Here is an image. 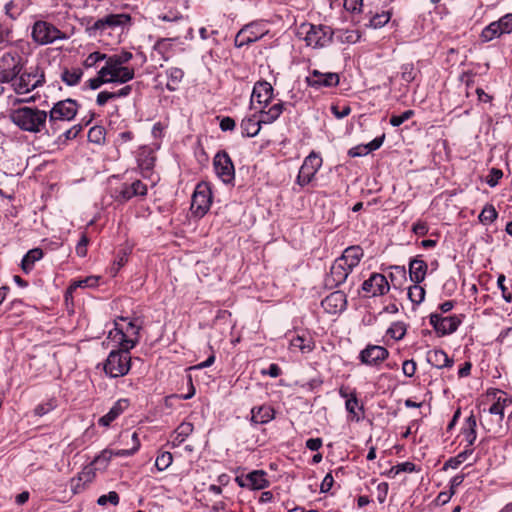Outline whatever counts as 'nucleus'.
<instances>
[{"label":"nucleus","instance_id":"f257e3e1","mask_svg":"<svg viewBox=\"0 0 512 512\" xmlns=\"http://www.w3.org/2000/svg\"><path fill=\"white\" fill-rule=\"evenodd\" d=\"M47 118L48 114L46 111L26 106L14 109L10 113V119L16 126L23 131L31 133H40L42 131L49 133L50 130L46 129Z\"/></svg>","mask_w":512,"mask_h":512},{"label":"nucleus","instance_id":"f03ea898","mask_svg":"<svg viewBox=\"0 0 512 512\" xmlns=\"http://www.w3.org/2000/svg\"><path fill=\"white\" fill-rule=\"evenodd\" d=\"M114 325V329L109 331L108 338L121 348L133 349L139 342L140 326L123 317L119 321H115Z\"/></svg>","mask_w":512,"mask_h":512},{"label":"nucleus","instance_id":"7ed1b4c3","mask_svg":"<svg viewBox=\"0 0 512 512\" xmlns=\"http://www.w3.org/2000/svg\"><path fill=\"white\" fill-rule=\"evenodd\" d=\"M78 108L77 101L71 98L56 102L49 112V118H47L52 134H55L61 128V123L73 120Z\"/></svg>","mask_w":512,"mask_h":512},{"label":"nucleus","instance_id":"20e7f679","mask_svg":"<svg viewBox=\"0 0 512 512\" xmlns=\"http://www.w3.org/2000/svg\"><path fill=\"white\" fill-rule=\"evenodd\" d=\"M299 35H304L307 46L323 48L332 42L333 30L329 26L306 23L300 26Z\"/></svg>","mask_w":512,"mask_h":512},{"label":"nucleus","instance_id":"39448f33","mask_svg":"<svg viewBox=\"0 0 512 512\" xmlns=\"http://www.w3.org/2000/svg\"><path fill=\"white\" fill-rule=\"evenodd\" d=\"M130 350L121 348L120 350H113L109 353L105 363V373L112 377L117 378L126 375L131 368Z\"/></svg>","mask_w":512,"mask_h":512},{"label":"nucleus","instance_id":"423d86ee","mask_svg":"<svg viewBox=\"0 0 512 512\" xmlns=\"http://www.w3.org/2000/svg\"><path fill=\"white\" fill-rule=\"evenodd\" d=\"M31 36L33 41L39 45H47L57 40L67 39V35L64 32L53 24L42 20L36 21L33 24Z\"/></svg>","mask_w":512,"mask_h":512},{"label":"nucleus","instance_id":"0eeeda50","mask_svg":"<svg viewBox=\"0 0 512 512\" xmlns=\"http://www.w3.org/2000/svg\"><path fill=\"white\" fill-rule=\"evenodd\" d=\"M102 76H105L108 83H126L134 78V69L123 66L111 57H108L105 65L101 68Z\"/></svg>","mask_w":512,"mask_h":512},{"label":"nucleus","instance_id":"6e6552de","mask_svg":"<svg viewBox=\"0 0 512 512\" xmlns=\"http://www.w3.org/2000/svg\"><path fill=\"white\" fill-rule=\"evenodd\" d=\"M131 439L133 442V446L130 449H118V450H110L104 449L92 462V465L96 467L97 470H104L108 466L112 457H128L136 453L140 447V441L138 438V434L133 432L131 434Z\"/></svg>","mask_w":512,"mask_h":512},{"label":"nucleus","instance_id":"1a4fd4ad","mask_svg":"<svg viewBox=\"0 0 512 512\" xmlns=\"http://www.w3.org/2000/svg\"><path fill=\"white\" fill-rule=\"evenodd\" d=\"M12 82V87L16 94L22 95L42 86L45 82L43 72H24L15 77Z\"/></svg>","mask_w":512,"mask_h":512},{"label":"nucleus","instance_id":"9d476101","mask_svg":"<svg viewBox=\"0 0 512 512\" xmlns=\"http://www.w3.org/2000/svg\"><path fill=\"white\" fill-rule=\"evenodd\" d=\"M212 203V192L210 186L205 183H199L192 196L191 210L199 217L204 216Z\"/></svg>","mask_w":512,"mask_h":512},{"label":"nucleus","instance_id":"9b49d317","mask_svg":"<svg viewBox=\"0 0 512 512\" xmlns=\"http://www.w3.org/2000/svg\"><path fill=\"white\" fill-rule=\"evenodd\" d=\"M322 166V158L311 152L303 161L296 178V184L301 187L308 185Z\"/></svg>","mask_w":512,"mask_h":512},{"label":"nucleus","instance_id":"f8f14e48","mask_svg":"<svg viewBox=\"0 0 512 512\" xmlns=\"http://www.w3.org/2000/svg\"><path fill=\"white\" fill-rule=\"evenodd\" d=\"M305 82L309 87L315 90H321L323 88H333L338 86L340 77L338 73H323L317 69H313L309 71V74L305 78Z\"/></svg>","mask_w":512,"mask_h":512},{"label":"nucleus","instance_id":"ddd939ff","mask_svg":"<svg viewBox=\"0 0 512 512\" xmlns=\"http://www.w3.org/2000/svg\"><path fill=\"white\" fill-rule=\"evenodd\" d=\"M20 58L14 53L7 52L0 58V83H9L21 72Z\"/></svg>","mask_w":512,"mask_h":512},{"label":"nucleus","instance_id":"4468645a","mask_svg":"<svg viewBox=\"0 0 512 512\" xmlns=\"http://www.w3.org/2000/svg\"><path fill=\"white\" fill-rule=\"evenodd\" d=\"M429 322L439 336H445L454 333L462 323V319L457 315L442 316L432 313Z\"/></svg>","mask_w":512,"mask_h":512},{"label":"nucleus","instance_id":"2eb2a0df","mask_svg":"<svg viewBox=\"0 0 512 512\" xmlns=\"http://www.w3.org/2000/svg\"><path fill=\"white\" fill-rule=\"evenodd\" d=\"M235 482L241 488H247L249 490H262L270 485L267 479V473L263 470H254L247 474H240L236 476Z\"/></svg>","mask_w":512,"mask_h":512},{"label":"nucleus","instance_id":"dca6fc26","mask_svg":"<svg viewBox=\"0 0 512 512\" xmlns=\"http://www.w3.org/2000/svg\"><path fill=\"white\" fill-rule=\"evenodd\" d=\"M216 175L225 183L230 184L235 179L233 162L225 151L218 152L213 161Z\"/></svg>","mask_w":512,"mask_h":512},{"label":"nucleus","instance_id":"f3484780","mask_svg":"<svg viewBox=\"0 0 512 512\" xmlns=\"http://www.w3.org/2000/svg\"><path fill=\"white\" fill-rule=\"evenodd\" d=\"M147 194V186L140 180L132 183H124L115 190V199L119 202H127L133 197H144Z\"/></svg>","mask_w":512,"mask_h":512},{"label":"nucleus","instance_id":"a211bd4d","mask_svg":"<svg viewBox=\"0 0 512 512\" xmlns=\"http://www.w3.org/2000/svg\"><path fill=\"white\" fill-rule=\"evenodd\" d=\"M362 290L368 296L384 295L389 290V284L386 277L379 273H373L362 284Z\"/></svg>","mask_w":512,"mask_h":512},{"label":"nucleus","instance_id":"6ab92c4d","mask_svg":"<svg viewBox=\"0 0 512 512\" xmlns=\"http://www.w3.org/2000/svg\"><path fill=\"white\" fill-rule=\"evenodd\" d=\"M389 355L386 348L379 345H368L360 352L359 359L363 364L376 366L384 361Z\"/></svg>","mask_w":512,"mask_h":512},{"label":"nucleus","instance_id":"aec40b11","mask_svg":"<svg viewBox=\"0 0 512 512\" xmlns=\"http://www.w3.org/2000/svg\"><path fill=\"white\" fill-rule=\"evenodd\" d=\"M265 32L260 29L257 24H249L244 26L235 37V45L242 47L250 43L256 42L263 37Z\"/></svg>","mask_w":512,"mask_h":512},{"label":"nucleus","instance_id":"412c9836","mask_svg":"<svg viewBox=\"0 0 512 512\" xmlns=\"http://www.w3.org/2000/svg\"><path fill=\"white\" fill-rule=\"evenodd\" d=\"M131 20L130 15L128 14H109L103 18L98 19L91 29L96 31H104L107 28H115L119 26H124L129 23Z\"/></svg>","mask_w":512,"mask_h":512},{"label":"nucleus","instance_id":"4be33fe9","mask_svg":"<svg viewBox=\"0 0 512 512\" xmlns=\"http://www.w3.org/2000/svg\"><path fill=\"white\" fill-rule=\"evenodd\" d=\"M273 95V87L270 83L258 82L255 84L252 95H251V103L257 102L260 105H267L272 99Z\"/></svg>","mask_w":512,"mask_h":512},{"label":"nucleus","instance_id":"5701e85b","mask_svg":"<svg viewBox=\"0 0 512 512\" xmlns=\"http://www.w3.org/2000/svg\"><path fill=\"white\" fill-rule=\"evenodd\" d=\"M137 162L143 177H148L155 163L153 149L147 146L140 148L137 155Z\"/></svg>","mask_w":512,"mask_h":512},{"label":"nucleus","instance_id":"b1692460","mask_svg":"<svg viewBox=\"0 0 512 512\" xmlns=\"http://www.w3.org/2000/svg\"><path fill=\"white\" fill-rule=\"evenodd\" d=\"M130 405V402L126 398L119 399L110 408L107 414L102 416L98 423L101 426L108 427L115 419H117Z\"/></svg>","mask_w":512,"mask_h":512},{"label":"nucleus","instance_id":"393cba45","mask_svg":"<svg viewBox=\"0 0 512 512\" xmlns=\"http://www.w3.org/2000/svg\"><path fill=\"white\" fill-rule=\"evenodd\" d=\"M363 257V250L359 246H350L344 250L342 255L337 258V261H341L345 267L349 268L351 271L354 267H356L361 258Z\"/></svg>","mask_w":512,"mask_h":512},{"label":"nucleus","instance_id":"a878e982","mask_svg":"<svg viewBox=\"0 0 512 512\" xmlns=\"http://www.w3.org/2000/svg\"><path fill=\"white\" fill-rule=\"evenodd\" d=\"M314 348L315 343L309 335H296L290 339L289 349L293 352L299 351L302 354H307L312 352Z\"/></svg>","mask_w":512,"mask_h":512},{"label":"nucleus","instance_id":"bb28decb","mask_svg":"<svg viewBox=\"0 0 512 512\" xmlns=\"http://www.w3.org/2000/svg\"><path fill=\"white\" fill-rule=\"evenodd\" d=\"M322 306L329 313L342 311L346 306V296L340 291L333 292L322 301Z\"/></svg>","mask_w":512,"mask_h":512},{"label":"nucleus","instance_id":"cd10ccee","mask_svg":"<svg viewBox=\"0 0 512 512\" xmlns=\"http://www.w3.org/2000/svg\"><path fill=\"white\" fill-rule=\"evenodd\" d=\"M341 261L335 260L330 269V275L327 282L333 286H339L344 283L351 273V270L341 264Z\"/></svg>","mask_w":512,"mask_h":512},{"label":"nucleus","instance_id":"c85d7f7f","mask_svg":"<svg viewBox=\"0 0 512 512\" xmlns=\"http://www.w3.org/2000/svg\"><path fill=\"white\" fill-rule=\"evenodd\" d=\"M427 361L435 368H450L453 365V360L441 349H433L427 352Z\"/></svg>","mask_w":512,"mask_h":512},{"label":"nucleus","instance_id":"c756f323","mask_svg":"<svg viewBox=\"0 0 512 512\" xmlns=\"http://www.w3.org/2000/svg\"><path fill=\"white\" fill-rule=\"evenodd\" d=\"M427 264L419 258H414L409 263V274L412 282L419 284L426 276Z\"/></svg>","mask_w":512,"mask_h":512},{"label":"nucleus","instance_id":"7c9ffc66","mask_svg":"<svg viewBox=\"0 0 512 512\" xmlns=\"http://www.w3.org/2000/svg\"><path fill=\"white\" fill-rule=\"evenodd\" d=\"M251 414L253 422L265 424L270 422L274 418L275 411L269 405H262L257 408H253Z\"/></svg>","mask_w":512,"mask_h":512},{"label":"nucleus","instance_id":"2f4dec72","mask_svg":"<svg viewBox=\"0 0 512 512\" xmlns=\"http://www.w3.org/2000/svg\"><path fill=\"white\" fill-rule=\"evenodd\" d=\"M261 124L263 123L260 122V118L255 115L244 118L240 125L242 134L247 137L256 136L261 129Z\"/></svg>","mask_w":512,"mask_h":512},{"label":"nucleus","instance_id":"473e14b6","mask_svg":"<svg viewBox=\"0 0 512 512\" xmlns=\"http://www.w3.org/2000/svg\"><path fill=\"white\" fill-rule=\"evenodd\" d=\"M43 251L40 248H34L29 250L23 257L21 262V268L24 273L28 274L34 268V264L43 258Z\"/></svg>","mask_w":512,"mask_h":512},{"label":"nucleus","instance_id":"72a5a7b5","mask_svg":"<svg viewBox=\"0 0 512 512\" xmlns=\"http://www.w3.org/2000/svg\"><path fill=\"white\" fill-rule=\"evenodd\" d=\"M194 426L190 422L181 423L172 435V444L178 446L183 443L187 437L193 432Z\"/></svg>","mask_w":512,"mask_h":512},{"label":"nucleus","instance_id":"f704fd0d","mask_svg":"<svg viewBox=\"0 0 512 512\" xmlns=\"http://www.w3.org/2000/svg\"><path fill=\"white\" fill-rule=\"evenodd\" d=\"M283 103L278 102L273 104L268 110H261L260 122L269 124L276 121L283 112Z\"/></svg>","mask_w":512,"mask_h":512},{"label":"nucleus","instance_id":"c9c22d12","mask_svg":"<svg viewBox=\"0 0 512 512\" xmlns=\"http://www.w3.org/2000/svg\"><path fill=\"white\" fill-rule=\"evenodd\" d=\"M476 418L474 415H470L465 422L463 428L464 440L467 442L466 448H470L476 440Z\"/></svg>","mask_w":512,"mask_h":512},{"label":"nucleus","instance_id":"e433bc0d","mask_svg":"<svg viewBox=\"0 0 512 512\" xmlns=\"http://www.w3.org/2000/svg\"><path fill=\"white\" fill-rule=\"evenodd\" d=\"M502 34H505L504 31H502V27L500 26L498 21H494L487 25L481 32V40L483 42H489L492 41L495 38L500 37Z\"/></svg>","mask_w":512,"mask_h":512},{"label":"nucleus","instance_id":"4c0bfd02","mask_svg":"<svg viewBox=\"0 0 512 512\" xmlns=\"http://www.w3.org/2000/svg\"><path fill=\"white\" fill-rule=\"evenodd\" d=\"M168 82L166 87L169 91H175L178 84L182 81L184 72L180 68L172 67L166 71Z\"/></svg>","mask_w":512,"mask_h":512},{"label":"nucleus","instance_id":"58836bf2","mask_svg":"<svg viewBox=\"0 0 512 512\" xmlns=\"http://www.w3.org/2000/svg\"><path fill=\"white\" fill-rule=\"evenodd\" d=\"M83 76L80 68L65 69L61 74L62 81L68 86L77 85Z\"/></svg>","mask_w":512,"mask_h":512},{"label":"nucleus","instance_id":"ea45409f","mask_svg":"<svg viewBox=\"0 0 512 512\" xmlns=\"http://www.w3.org/2000/svg\"><path fill=\"white\" fill-rule=\"evenodd\" d=\"M408 298L414 304H420L425 298V289L419 284L414 283L408 289Z\"/></svg>","mask_w":512,"mask_h":512},{"label":"nucleus","instance_id":"a19ab883","mask_svg":"<svg viewBox=\"0 0 512 512\" xmlns=\"http://www.w3.org/2000/svg\"><path fill=\"white\" fill-rule=\"evenodd\" d=\"M391 18V13L389 11H382L381 13H376L371 17L369 26L372 28H381L386 25Z\"/></svg>","mask_w":512,"mask_h":512},{"label":"nucleus","instance_id":"79ce46f5","mask_svg":"<svg viewBox=\"0 0 512 512\" xmlns=\"http://www.w3.org/2000/svg\"><path fill=\"white\" fill-rule=\"evenodd\" d=\"M497 216H498V213H497L496 209L494 208V206L486 205L482 209V211L479 215V220L483 224H490L497 218Z\"/></svg>","mask_w":512,"mask_h":512},{"label":"nucleus","instance_id":"37998d69","mask_svg":"<svg viewBox=\"0 0 512 512\" xmlns=\"http://www.w3.org/2000/svg\"><path fill=\"white\" fill-rule=\"evenodd\" d=\"M96 470V467H94L92 463L85 466L78 474V482H83V484L91 483L96 476Z\"/></svg>","mask_w":512,"mask_h":512},{"label":"nucleus","instance_id":"c03bdc74","mask_svg":"<svg viewBox=\"0 0 512 512\" xmlns=\"http://www.w3.org/2000/svg\"><path fill=\"white\" fill-rule=\"evenodd\" d=\"M405 333L406 326L403 322H395L387 330V334L395 340L402 339L405 336Z\"/></svg>","mask_w":512,"mask_h":512},{"label":"nucleus","instance_id":"a18cd8bd","mask_svg":"<svg viewBox=\"0 0 512 512\" xmlns=\"http://www.w3.org/2000/svg\"><path fill=\"white\" fill-rule=\"evenodd\" d=\"M172 461V454L170 452L165 451L157 456L155 466L159 471H164L172 464Z\"/></svg>","mask_w":512,"mask_h":512},{"label":"nucleus","instance_id":"49530a36","mask_svg":"<svg viewBox=\"0 0 512 512\" xmlns=\"http://www.w3.org/2000/svg\"><path fill=\"white\" fill-rule=\"evenodd\" d=\"M416 471H418L416 465L412 462L406 461L393 466L389 473L393 476H396L402 472L412 473Z\"/></svg>","mask_w":512,"mask_h":512},{"label":"nucleus","instance_id":"de8ad7c7","mask_svg":"<svg viewBox=\"0 0 512 512\" xmlns=\"http://www.w3.org/2000/svg\"><path fill=\"white\" fill-rule=\"evenodd\" d=\"M98 283V277L90 276L85 279H80L72 282L69 286V291H73L80 287H95Z\"/></svg>","mask_w":512,"mask_h":512},{"label":"nucleus","instance_id":"09e8293b","mask_svg":"<svg viewBox=\"0 0 512 512\" xmlns=\"http://www.w3.org/2000/svg\"><path fill=\"white\" fill-rule=\"evenodd\" d=\"M108 57L109 56L106 54L96 51L87 56L83 62V65L86 68H92L95 67L99 61L107 60Z\"/></svg>","mask_w":512,"mask_h":512},{"label":"nucleus","instance_id":"8fccbe9b","mask_svg":"<svg viewBox=\"0 0 512 512\" xmlns=\"http://www.w3.org/2000/svg\"><path fill=\"white\" fill-rule=\"evenodd\" d=\"M472 454L471 448H465V450L459 453L455 458L449 459L445 463V467L450 466L452 468H457L462 462H464L468 455Z\"/></svg>","mask_w":512,"mask_h":512},{"label":"nucleus","instance_id":"3c124183","mask_svg":"<svg viewBox=\"0 0 512 512\" xmlns=\"http://www.w3.org/2000/svg\"><path fill=\"white\" fill-rule=\"evenodd\" d=\"M416 77V71L412 63H407L401 67V78L407 82H412Z\"/></svg>","mask_w":512,"mask_h":512},{"label":"nucleus","instance_id":"603ef678","mask_svg":"<svg viewBox=\"0 0 512 512\" xmlns=\"http://www.w3.org/2000/svg\"><path fill=\"white\" fill-rule=\"evenodd\" d=\"M98 505L105 506L107 503H111L116 506L119 503V495L115 491H110L106 495H101L97 500Z\"/></svg>","mask_w":512,"mask_h":512},{"label":"nucleus","instance_id":"864d4df0","mask_svg":"<svg viewBox=\"0 0 512 512\" xmlns=\"http://www.w3.org/2000/svg\"><path fill=\"white\" fill-rule=\"evenodd\" d=\"M413 114L414 112L412 110H406L401 115H393L390 118V124L394 127H398L405 121L410 119L413 116Z\"/></svg>","mask_w":512,"mask_h":512},{"label":"nucleus","instance_id":"5fc2aeb1","mask_svg":"<svg viewBox=\"0 0 512 512\" xmlns=\"http://www.w3.org/2000/svg\"><path fill=\"white\" fill-rule=\"evenodd\" d=\"M488 413L497 416L498 422L502 421L504 416V405L501 402V397H499L498 400L490 406Z\"/></svg>","mask_w":512,"mask_h":512},{"label":"nucleus","instance_id":"6e6d98bb","mask_svg":"<svg viewBox=\"0 0 512 512\" xmlns=\"http://www.w3.org/2000/svg\"><path fill=\"white\" fill-rule=\"evenodd\" d=\"M344 8L351 13H360L362 11L363 0H344Z\"/></svg>","mask_w":512,"mask_h":512},{"label":"nucleus","instance_id":"4d7b16f0","mask_svg":"<svg viewBox=\"0 0 512 512\" xmlns=\"http://www.w3.org/2000/svg\"><path fill=\"white\" fill-rule=\"evenodd\" d=\"M503 172L500 169L492 168L489 175L487 176L486 183L490 187H495L499 180L502 178Z\"/></svg>","mask_w":512,"mask_h":512},{"label":"nucleus","instance_id":"13d9d810","mask_svg":"<svg viewBox=\"0 0 512 512\" xmlns=\"http://www.w3.org/2000/svg\"><path fill=\"white\" fill-rule=\"evenodd\" d=\"M88 138L91 142L100 143L104 140L103 128L99 126L92 127L88 132Z\"/></svg>","mask_w":512,"mask_h":512},{"label":"nucleus","instance_id":"bf43d9fd","mask_svg":"<svg viewBox=\"0 0 512 512\" xmlns=\"http://www.w3.org/2000/svg\"><path fill=\"white\" fill-rule=\"evenodd\" d=\"M505 276L504 275H499L498 279H497V285L499 287V289L501 290L502 292V297L503 299L507 302V303H511L512 302V293L508 291L507 287L505 286Z\"/></svg>","mask_w":512,"mask_h":512},{"label":"nucleus","instance_id":"052dcab7","mask_svg":"<svg viewBox=\"0 0 512 512\" xmlns=\"http://www.w3.org/2000/svg\"><path fill=\"white\" fill-rule=\"evenodd\" d=\"M108 83L105 76H102L101 69L98 71V76L87 81V85L90 89L96 90L101 87V85Z\"/></svg>","mask_w":512,"mask_h":512},{"label":"nucleus","instance_id":"680f3d73","mask_svg":"<svg viewBox=\"0 0 512 512\" xmlns=\"http://www.w3.org/2000/svg\"><path fill=\"white\" fill-rule=\"evenodd\" d=\"M89 239L86 234H82L80 240L78 241L76 245V253L80 257H84L87 254V245H88Z\"/></svg>","mask_w":512,"mask_h":512},{"label":"nucleus","instance_id":"e2e57ef3","mask_svg":"<svg viewBox=\"0 0 512 512\" xmlns=\"http://www.w3.org/2000/svg\"><path fill=\"white\" fill-rule=\"evenodd\" d=\"M331 111L336 118L342 119L351 113V108L348 105H344L341 108L339 106L333 105L331 107Z\"/></svg>","mask_w":512,"mask_h":512},{"label":"nucleus","instance_id":"0e129e2a","mask_svg":"<svg viewBox=\"0 0 512 512\" xmlns=\"http://www.w3.org/2000/svg\"><path fill=\"white\" fill-rule=\"evenodd\" d=\"M498 22L504 33H510L512 31V13L504 15L498 20Z\"/></svg>","mask_w":512,"mask_h":512},{"label":"nucleus","instance_id":"69168bd1","mask_svg":"<svg viewBox=\"0 0 512 512\" xmlns=\"http://www.w3.org/2000/svg\"><path fill=\"white\" fill-rule=\"evenodd\" d=\"M358 406V399L356 397V394L355 393H351L350 395V398H348L346 400V403H345V407H346V410L354 415V416H357L356 414V407Z\"/></svg>","mask_w":512,"mask_h":512},{"label":"nucleus","instance_id":"338daca9","mask_svg":"<svg viewBox=\"0 0 512 512\" xmlns=\"http://www.w3.org/2000/svg\"><path fill=\"white\" fill-rule=\"evenodd\" d=\"M112 59H114L119 64L126 66V64L132 59L133 55L131 52L123 51L119 54H114L110 56Z\"/></svg>","mask_w":512,"mask_h":512},{"label":"nucleus","instance_id":"774afa93","mask_svg":"<svg viewBox=\"0 0 512 512\" xmlns=\"http://www.w3.org/2000/svg\"><path fill=\"white\" fill-rule=\"evenodd\" d=\"M405 376L412 377L416 372V363L413 360H405L402 365Z\"/></svg>","mask_w":512,"mask_h":512}]
</instances>
